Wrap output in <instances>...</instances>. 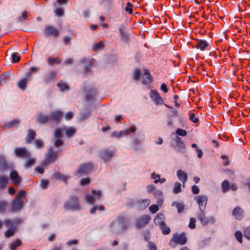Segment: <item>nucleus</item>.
Here are the masks:
<instances>
[{
    "instance_id": "obj_21",
    "label": "nucleus",
    "mask_w": 250,
    "mask_h": 250,
    "mask_svg": "<svg viewBox=\"0 0 250 250\" xmlns=\"http://www.w3.org/2000/svg\"><path fill=\"white\" fill-rule=\"evenodd\" d=\"M243 210L239 207L235 208L232 212V215L236 220H241L243 218Z\"/></svg>"
},
{
    "instance_id": "obj_53",
    "label": "nucleus",
    "mask_w": 250,
    "mask_h": 250,
    "mask_svg": "<svg viewBox=\"0 0 250 250\" xmlns=\"http://www.w3.org/2000/svg\"><path fill=\"white\" fill-rule=\"evenodd\" d=\"M35 158H31L28 159L25 164V167L26 168H28L32 167L35 164Z\"/></svg>"
},
{
    "instance_id": "obj_12",
    "label": "nucleus",
    "mask_w": 250,
    "mask_h": 250,
    "mask_svg": "<svg viewBox=\"0 0 250 250\" xmlns=\"http://www.w3.org/2000/svg\"><path fill=\"white\" fill-rule=\"evenodd\" d=\"M93 168L91 163H85L81 165L77 171L76 174L83 176L90 172Z\"/></svg>"
},
{
    "instance_id": "obj_54",
    "label": "nucleus",
    "mask_w": 250,
    "mask_h": 250,
    "mask_svg": "<svg viewBox=\"0 0 250 250\" xmlns=\"http://www.w3.org/2000/svg\"><path fill=\"white\" fill-rule=\"evenodd\" d=\"M91 111L89 110H86V111L83 112L81 113V119L82 120H84L86 119L87 117H88L90 115Z\"/></svg>"
},
{
    "instance_id": "obj_56",
    "label": "nucleus",
    "mask_w": 250,
    "mask_h": 250,
    "mask_svg": "<svg viewBox=\"0 0 250 250\" xmlns=\"http://www.w3.org/2000/svg\"><path fill=\"white\" fill-rule=\"evenodd\" d=\"M235 236L236 237V239L239 242H242L243 235L240 231H236L235 233Z\"/></svg>"
},
{
    "instance_id": "obj_8",
    "label": "nucleus",
    "mask_w": 250,
    "mask_h": 250,
    "mask_svg": "<svg viewBox=\"0 0 250 250\" xmlns=\"http://www.w3.org/2000/svg\"><path fill=\"white\" fill-rule=\"evenodd\" d=\"M115 153V150L104 149L100 151L99 157L104 163L107 164L111 161Z\"/></svg>"
},
{
    "instance_id": "obj_45",
    "label": "nucleus",
    "mask_w": 250,
    "mask_h": 250,
    "mask_svg": "<svg viewBox=\"0 0 250 250\" xmlns=\"http://www.w3.org/2000/svg\"><path fill=\"white\" fill-rule=\"evenodd\" d=\"M153 193L154 196L155 197H156V198L159 199V200L158 201V204L161 203L162 202V201L160 199L161 198V197L163 196V193H162V191L161 190H160V189H156L154 190V191L153 192Z\"/></svg>"
},
{
    "instance_id": "obj_5",
    "label": "nucleus",
    "mask_w": 250,
    "mask_h": 250,
    "mask_svg": "<svg viewBox=\"0 0 250 250\" xmlns=\"http://www.w3.org/2000/svg\"><path fill=\"white\" fill-rule=\"evenodd\" d=\"M197 219L200 221L202 226H207L209 223L213 224L215 222V218L213 216L207 217L205 210L199 211L196 215Z\"/></svg>"
},
{
    "instance_id": "obj_2",
    "label": "nucleus",
    "mask_w": 250,
    "mask_h": 250,
    "mask_svg": "<svg viewBox=\"0 0 250 250\" xmlns=\"http://www.w3.org/2000/svg\"><path fill=\"white\" fill-rule=\"evenodd\" d=\"M129 220L124 216H120L110 225L112 230L117 233H121L125 231L129 227Z\"/></svg>"
},
{
    "instance_id": "obj_20",
    "label": "nucleus",
    "mask_w": 250,
    "mask_h": 250,
    "mask_svg": "<svg viewBox=\"0 0 250 250\" xmlns=\"http://www.w3.org/2000/svg\"><path fill=\"white\" fill-rule=\"evenodd\" d=\"M10 177L13 183L17 185H20L22 182V178L19 175L16 171H11L10 173Z\"/></svg>"
},
{
    "instance_id": "obj_25",
    "label": "nucleus",
    "mask_w": 250,
    "mask_h": 250,
    "mask_svg": "<svg viewBox=\"0 0 250 250\" xmlns=\"http://www.w3.org/2000/svg\"><path fill=\"white\" fill-rule=\"evenodd\" d=\"M165 220V216L162 213H158L157 215L155 217L154 219V223L156 225H158L160 226L161 224H162Z\"/></svg>"
},
{
    "instance_id": "obj_46",
    "label": "nucleus",
    "mask_w": 250,
    "mask_h": 250,
    "mask_svg": "<svg viewBox=\"0 0 250 250\" xmlns=\"http://www.w3.org/2000/svg\"><path fill=\"white\" fill-rule=\"evenodd\" d=\"M7 202L3 200L0 201V213H4L6 211Z\"/></svg>"
},
{
    "instance_id": "obj_6",
    "label": "nucleus",
    "mask_w": 250,
    "mask_h": 250,
    "mask_svg": "<svg viewBox=\"0 0 250 250\" xmlns=\"http://www.w3.org/2000/svg\"><path fill=\"white\" fill-rule=\"evenodd\" d=\"M171 145L178 152L180 153H184L185 152V145L180 137L175 136L172 139Z\"/></svg>"
},
{
    "instance_id": "obj_23",
    "label": "nucleus",
    "mask_w": 250,
    "mask_h": 250,
    "mask_svg": "<svg viewBox=\"0 0 250 250\" xmlns=\"http://www.w3.org/2000/svg\"><path fill=\"white\" fill-rule=\"evenodd\" d=\"M177 176L178 179L185 185L188 180V175L187 173L182 170L179 169L176 172Z\"/></svg>"
},
{
    "instance_id": "obj_44",
    "label": "nucleus",
    "mask_w": 250,
    "mask_h": 250,
    "mask_svg": "<svg viewBox=\"0 0 250 250\" xmlns=\"http://www.w3.org/2000/svg\"><path fill=\"white\" fill-rule=\"evenodd\" d=\"M104 44L103 42L95 43L93 46V50L95 51L100 50L104 47Z\"/></svg>"
},
{
    "instance_id": "obj_3",
    "label": "nucleus",
    "mask_w": 250,
    "mask_h": 250,
    "mask_svg": "<svg viewBox=\"0 0 250 250\" xmlns=\"http://www.w3.org/2000/svg\"><path fill=\"white\" fill-rule=\"evenodd\" d=\"M25 197L26 192L25 190H21L18 193L15 199L11 202V210L12 211H18L22 208L23 207V199Z\"/></svg>"
},
{
    "instance_id": "obj_52",
    "label": "nucleus",
    "mask_w": 250,
    "mask_h": 250,
    "mask_svg": "<svg viewBox=\"0 0 250 250\" xmlns=\"http://www.w3.org/2000/svg\"><path fill=\"white\" fill-rule=\"evenodd\" d=\"M21 244V242L20 240L17 239L14 242L12 243L11 246V248L15 250L16 249V248L18 247H20Z\"/></svg>"
},
{
    "instance_id": "obj_38",
    "label": "nucleus",
    "mask_w": 250,
    "mask_h": 250,
    "mask_svg": "<svg viewBox=\"0 0 250 250\" xmlns=\"http://www.w3.org/2000/svg\"><path fill=\"white\" fill-rule=\"evenodd\" d=\"M8 182V178L4 176H0V188H4Z\"/></svg>"
},
{
    "instance_id": "obj_55",
    "label": "nucleus",
    "mask_w": 250,
    "mask_h": 250,
    "mask_svg": "<svg viewBox=\"0 0 250 250\" xmlns=\"http://www.w3.org/2000/svg\"><path fill=\"white\" fill-rule=\"evenodd\" d=\"M176 134L179 136L184 137L187 135V132L185 130L178 128L176 130Z\"/></svg>"
},
{
    "instance_id": "obj_40",
    "label": "nucleus",
    "mask_w": 250,
    "mask_h": 250,
    "mask_svg": "<svg viewBox=\"0 0 250 250\" xmlns=\"http://www.w3.org/2000/svg\"><path fill=\"white\" fill-rule=\"evenodd\" d=\"M27 82L26 78H23L21 80L17 83L18 87L21 90H24L26 88Z\"/></svg>"
},
{
    "instance_id": "obj_34",
    "label": "nucleus",
    "mask_w": 250,
    "mask_h": 250,
    "mask_svg": "<svg viewBox=\"0 0 250 250\" xmlns=\"http://www.w3.org/2000/svg\"><path fill=\"white\" fill-rule=\"evenodd\" d=\"M36 136L35 131L32 129H29L28 133L26 138V143H30L31 141L34 139Z\"/></svg>"
},
{
    "instance_id": "obj_33",
    "label": "nucleus",
    "mask_w": 250,
    "mask_h": 250,
    "mask_svg": "<svg viewBox=\"0 0 250 250\" xmlns=\"http://www.w3.org/2000/svg\"><path fill=\"white\" fill-rule=\"evenodd\" d=\"M171 206L173 207L175 206L177 208L179 213H181L184 210L185 206L182 203L173 202Z\"/></svg>"
},
{
    "instance_id": "obj_58",
    "label": "nucleus",
    "mask_w": 250,
    "mask_h": 250,
    "mask_svg": "<svg viewBox=\"0 0 250 250\" xmlns=\"http://www.w3.org/2000/svg\"><path fill=\"white\" fill-rule=\"evenodd\" d=\"M149 210L150 212L154 214L159 210V207L156 205H152L149 207Z\"/></svg>"
},
{
    "instance_id": "obj_22",
    "label": "nucleus",
    "mask_w": 250,
    "mask_h": 250,
    "mask_svg": "<svg viewBox=\"0 0 250 250\" xmlns=\"http://www.w3.org/2000/svg\"><path fill=\"white\" fill-rule=\"evenodd\" d=\"M62 115L63 112L62 111H55L52 112L49 116L50 120H54L56 122H59Z\"/></svg>"
},
{
    "instance_id": "obj_41",
    "label": "nucleus",
    "mask_w": 250,
    "mask_h": 250,
    "mask_svg": "<svg viewBox=\"0 0 250 250\" xmlns=\"http://www.w3.org/2000/svg\"><path fill=\"white\" fill-rule=\"evenodd\" d=\"M162 233L166 235L168 234L170 232V228L167 226L166 223L164 222L159 226Z\"/></svg>"
},
{
    "instance_id": "obj_63",
    "label": "nucleus",
    "mask_w": 250,
    "mask_h": 250,
    "mask_svg": "<svg viewBox=\"0 0 250 250\" xmlns=\"http://www.w3.org/2000/svg\"><path fill=\"white\" fill-rule=\"evenodd\" d=\"M35 144L37 148H40L43 146V142L40 139H37L35 141Z\"/></svg>"
},
{
    "instance_id": "obj_11",
    "label": "nucleus",
    "mask_w": 250,
    "mask_h": 250,
    "mask_svg": "<svg viewBox=\"0 0 250 250\" xmlns=\"http://www.w3.org/2000/svg\"><path fill=\"white\" fill-rule=\"evenodd\" d=\"M95 62L94 59H82L80 61V62L85 64L84 71L83 73V76H87L91 73V66Z\"/></svg>"
},
{
    "instance_id": "obj_49",
    "label": "nucleus",
    "mask_w": 250,
    "mask_h": 250,
    "mask_svg": "<svg viewBox=\"0 0 250 250\" xmlns=\"http://www.w3.org/2000/svg\"><path fill=\"white\" fill-rule=\"evenodd\" d=\"M209 238H207V239H203V240L199 241L198 243V245L199 248H200V249H202V248H204L206 246H207L209 242Z\"/></svg>"
},
{
    "instance_id": "obj_47",
    "label": "nucleus",
    "mask_w": 250,
    "mask_h": 250,
    "mask_svg": "<svg viewBox=\"0 0 250 250\" xmlns=\"http://www.w3.org/2000/svg\"><path fill=\"white\" fill-rule=\"evenodd\" d=\"M95 95L96 92L94 90H92L91 91L89 92L88 93H87L86 96L85 97L86 101L90 102L93 99H94Z\"/></svg>"
},
{
    "instance_id": "obj_13",
    "label": "nucleus",
    "mask_w": 250,
    "mask_h": 250,
    "mask_svg": "<svg viewBox=\"0 0 250 250\" xmlns=\"http://www.w3.org/2000/svg\"><path fill=\"white\" fill-rule=\"evenodd\" d=\"M102 196V192L100 190H96L93 189L91 191L90 194L86 195V201L90 204H93L94 202L98 200H99Z\"/></svg>"
},
{
    "instance_id": "obj_59",
    "label": "nucleus",
    "mask_w": 250,
    "mask_h": 250,
    "mask_svg": "<svg viewBox=\"0 0 250 250\" xmlns=\"http://www.w3.org/2000/svg\"><path fill=\"white\" fill-rule=\"evenodd\" d=\"M12 59L13 62H18L20 60V56L18 53H14L12 55Z\"/></svg>"
},
{
    "instance_id": "obj_14",
    "label": "nucleus",
    "mask_w": 250,
    "mask_h": 250,
    "mask_svg": "<svg viewBox=\"0 0 250 250\" xmlns=\"http://www.w3.org/2000/svg\"><path fill=\"white\" fill-rule=\"evenodd\" d=\"M57 157V152L53 150L52 147H50L48 151L46 154V158L43 162L44 166H46L50 163L54 162Z\"/></svg>"
},
{
    "instance_id": "obj_32",
    "label": "nucleus",
    "mask_w": 250,
    "mask_h": 250,
    "mask_svg": "<svg viewBox=\"0 0 250 250\" xmlns=\"http://www.w3.org/2000/svg\"><path fill=\"white\" fill-rule=\"evenodd\" d=\"M208 43L205 40H197V46L202 51H203L208 46Z\"/></svg>"
},
{
    "instance_id": "obj_9",
    "label": "nucleus",
    "mask_w": 250,
    "mask_h": 250,
    "mask_svg": "<svg viewBox=\"0 0 250 250\" xmlns=\"http://www.w3.org/2000/svg\"><path fill=\"white\" fill-rule=\"evenodd\" d=\"M187 241V238L185 233L175 234L173 236V239L170 241L169 245L172 248H175L177 244L182 245L185 244Z\"/></svg>"
},
{
    "instance_id": "obj_35",
    "label": "nucleus",
    "mask_w": 250,
    "mask_h": 250,
    "mask_svg": "<svg viewBox=\"0 0 250 250\" xmlns=\"http://www.w3.org/2000/svg\"><path fill=\"white\" fill-rule=\"evenodd\" d=\"M20 122V121L19 120H18V119H15V120H13L12 121L9 122L7 124H6L4 125V127L6 128L9 129V128H11L12 127L16 126L17 125H18L19 124Z\"/></svg>"
},
{
    "instance_id": "obj_42",
    "label": "nucleus",
    "mask_w": 250,
    "mask_h": 250,
    "mask_svg": "<svg viewBox=\"0 0 250 250\" xmlns=\"http://www.w3.org/2000/svg\"><path fill=\"white\" fill-rule=\"evenodd\" d=\"M57 85L61 91H67L69 90L68 86L64 82L61 81L58 83Z\"/></svg>"
},
{
    "instance_id": "obj_28",
    "label": "nucleus",
    "mask_w": 250,
    "mask_h": 250,
    "mask_svg": "<svg viewBox=\"0 0 250 250\" xmlns=\"http://www.w3.org/2000/svg\"><path fill=\"white\" fill-rule=\"evenodd\" d=\"M120 36L124 42H127L128 40V35L125 32V26L121 25L119 28Z\"/></svg>"
},
{
    "instance_id": "obj_51",
    "label": "nucleus",
    "mask_w": 250,
    "mask_h": 250,
    "mask_svg": "<svg viewBox=\"0 0 250 250\" xmlns=\"http://www.w3.org/2000/svg\"><path fill=\"white\" fill-rule=\"evenodd\" d=\"M141 75V71L139 69H136L133 73V78L135 80H138Z\"/></svg>"
},
{
    "instance_id": "obj_36",
    "label": "nucleus",
    "mask_w": 250,
    "mask_h": 250,
    "mask_svg": "<svg viewBox=\"0 0 250 250\" xmlns=\"http://www.w3.org/2000/svg\"><path fill=\"white\" fill-rule=\"evenodd\" d=\"M16 226H14L13 227L10 228L8 229L4 233L5 237L9 238L10 237L12 236L15 234L16 231Z\"/></svg>"
},
{
    "instance_id": "obj_16",
    "label": "nucleus",
    "mask_w": 250,
    "mask_h": 250,
    "mask_svg": "<svg viewBox=\"0 0 250 250\" xmlns=\"http://www.w3.org/2000/svg\"><path fill=\"white\" fill-rule=\"evenodd\" d=\"M151 218L148 215H144L136 219L135 221L136 227L138 228L144 227L148 223Z\"/></svg>"
},
{
    "instance_id": "obj_24",
    "label": "nucleus",
    "mask_w": 250,
    "mask_h": 250,
    "mask_svg": "<svg viewBox=\"0 0 250 250\" xmlns=\"http://www.w3.org/2000/svg\"><path fill=\"white\" fill-rule=\"evenodd\" d=\"M142 79V82L144 84H148L152 82V78L148 70L145 69L144 70V73L143 75Z\"/></svg>"
},
{
    "instance_id": "obj_31",
    "label": "nucleus",
    "mask_w": 250,
    "mask_h": 250,
    "mask_svg": "<svg viewBox=\"0 0 250 250\" xmlns=\"http://www.w3.org/2000/svg\"><path fill=\"white\" fill-rule=\"evenodd\" d=\"M54 177L56 179L61 180L63 182L66 183L69 177L67 175L63 174L59 172H57L54 174Z\"/></svg>"
},
{
    "instance_id": "obj_10",
    "label": "nucleus",
    "mask_w": 250,
    "mask_h": 250,
    "mask_svg": "<svg viewBox=\"0 0 250 250\" xmlns=\"http://www.w3.org/2000/svg\"><path fill=\"white\" fill-rule=\"evenodd\" d=\"M43 33L47 37H51L54 38H57L60 36V32L57 28L52 25L45 26Z\"/></svg>"
},
{
    "instance_id": "obj_37",
    "label": "nucleus",
    "mask_w": 250,
    "mask_h": 250,
    "mask_svg": "<svg viewBox=\"0 0 250 250\" xmlns=\"http://www.w3.org/2000/svg\"><path fill=\"white\" fill-rule=\"evenodd\" d=\"M221 188L223 192H227L230 189L229 182L228 180L223 181L221 184Z\"/></svg>"
},
{
    "instance_id": "obj_43",
    "label": "nucleus",
    "mask_w": 250,
    "mask_h": 250,
    "mask_svg": "<svg viewBox=\"0 0 250 250\" xmlns=\"http://www.w3.org/2000/svg\"><path fill=\"white\" fill-rule=\"evenodd\" d=\"M181 191V184L178 182H175L173 185V192L175 194H178Z\"/></svg>"
},
{
    "instance_id": "obj_1",
    "label": "nucleus",
    "mask_w": 250,
    "mask_h": 250,
    "mask_svg": "<svg viewBox=\"0 0 250 250\" xmlns=\"http://www.w3.org/2000/svg\"><path fill=\"white\" fill-rule=\"evenodd\" d=\"M76 129L73 127H58L54 131V135L55 141L54 145L55 147H59L63 144V141L61 139L62 136V133L64 132L68 138H71L75 134Z\"/></svg>"
},
{
    "instance_id": "obj_48",
    "label": "nucleus",
    "mask_w": 250,
    "mask_h": 250,
    "mask_svg": "<svg viewBox=\"0 0 250 250\" xmlns=\"http://www.w3.org/2000/svg\"><path fill=\"white\" fill-rule=\"evenodd\" d=\"M47 62L49 65H52L54 63L60 64L61 60L59 58H54L50 57L47 59Z\"/></svg>"
},
{
    "instance_id": "obj_15",
    "label": "nucleus",
    "mask_w": 250,
    "mask_h": 250,
    "mask_svg": "<svg viewBox=\"0 0 250 250\" xmlns=\"http://www.w3.org/2000/svg\"><path fill=\"white\" fill-rule=\"evenodd\" d=\"M194 200L199 206V211L205 210L208 201V197L205 195H200L194 197Z\"/></svg>"
},
{
    "instance_id": "obj_29",
    "label": "nucleus",
    "mask_w": 250,
    "mask_h": 250,
    "mask_svg": "<svg viewBox=\"0 0 250 250\" xmlns=\"http://www.w3.org/2000/svg\"><path fill=\"white\" fill-rule=\"evenodd\" d=\"M56 74L57 72L55 71H51L49 72L48 74L46 76V77L44 79V82L46 83H49L55 78Z\"/></svg>"
},
{
    "instance_id": "obj_30",
    "label": "nucleus",
    "mask_w": 250,
    "mask_h": 250,
    "mask_svg": "<svg viewBox=\"0 0 250 250\" xmlns=\"http://www.w3.org/2000/svg\"><path fill=\"white\" fill-rule=\"evenodd\" d=\"M139 208L142 209L146 208L150 204V200L148 199L139 200L138 201Z\"/></svg>"
},
{
    "instance_id": "obj_27",
    "label": "nucleus",
    "mask_w": 250,
    "mask_h": 250,
    "mask_svg": "<svg viewBox=\"0 0 250 250\" xmlns=\"http://www.w3.org/2000/svg\"><path fill=\"white\" fill-rule=\"evenodd\" d=\"M20 223V220L19 219H16L14 220H12L9 219H7L5 220L4 223V224L8 227L12 228L14 226H17L18 224Z\"/></svg>"
},
{
    "instance_id": "obj_17",
    "label": "nucleus",
    "mask_w": 250,
    "mask_h": 250,
    "mask_svg": "<svg viewBox=\"0 0 250 250\" xmlns=\"http://www.w3.org/2000/svg\"><path fill=\"white\" fill-rule=\"evenodd\" d=\"M131 144L132 148L135 151L139 150L141 148V146L144 138L143 137H140L137 136H131Z\"/></svg>"
},
{
    "instance_id": "obj_26",
    "label": "nucleus",
    "mask_w": 250,
    "mask_h": 250,
    "mask_svg": "<svg viewBox=\"0 0 250 250\" xmlns=\"http://www.w3.org/2000/svg\"><path fill=\"white\" fill-rule=\"evenodd\" d=\"M36 120L40 123L44 124L50 120L49 115H46L42 113L39 114Z\"/></svg>"
},
{
    "instance_id": "obj_18",
    "label": "nucleus",
    "mask_w": 250,
    "mask_h": 250,
    "mask_svg": "<svg viewBox=\"0 0 250 250\" xmlns=\"http://www.w3.org/2000/svg\"><path fill=\"white\" fill-rule=\"evenodd\" d=\"M150 97L156 105L162 104L164 101L159 93L156 90L151 89L150 93Z\"/></svg>"
},
{
    "instance_id": "obj_39",
    "label": "nucleus",
    "mask_w": 250,
    "mask_h": 250,
    "mask_svg": "<svg viewBox=\"0 0 250 250\" xmlns=\"http://www.w3.org/2000/svg\"><path fill=\"white\" fill-rule=\"evenodd\" d=\"M7 167V165L5 157L0 156V170H5Z\"/></svg>"
},
{
    "instance_id": "obj_62",
    "label": "nucleus",
    "mask_w": 250,
    "mask_h": 250,
    "mask_svg": "<svg viewBox=\"0 0 250 250\" xmlns=\"http://www.w3.org/2000/svg\"><path fill=\"white\" fill-rule=\"evenodd\" d=\"M55 13L58 17H60L63 15L64 11L61 8H57L55 10Z\"/></svg>"
},
{
    "instance_id": "obj_64",
    "label": "nucleus",
    "mask_w": 250,
    "mask_h": 250,
    "mask_svg": "<svg viewBox=\"0 0 250 250\" xmlns=\"http://www.w3.org/2000/svg\"><path fill=\"white\" fill-rule=\"evenodd\" d=\"M244 235L245 237L250 240V227L245 229L244 231Z\"/></svg>"
},
{
    "instance_id": "obj_50",
    "label": "nucleus",
    "mask_w": 250,
    "mask_h": 250,
    "mask_svg": "<svg viewBox=\"0 0 250 250\" xmlns=\"http://www.w3.org/2000/svg\"><path fill=\"white\" fill-rule=\"evenodd\" d=\"M97 210H104V208L102 205L93 207L90 210V213L92 214H94Z\"/></svg>"
},
{
    "instance_id": "obj_60",
    "label": "nucleus",
    "mask_w": 250,
    "mask_h": 250,
    "mask_svg": "<svg viewBox=\"0 0 250 250\" xmlns=\"http://www.w3.org/2000/svg\"><path fill=\"white\" fill-rule=\"evenodd\" d=\"M147 248L149 250H157V248L155 244L152 242L148 241Z\"/></svg>"
},
{
    "instance_id": "obj_61",
    "label": "nucleus",
    "mask_w": 250,
    "mask_h": 250,
    "mask_svg": "<svg viewBox=\"0 0 250 250\" xmlns=\"http://www.w3.org/2000/svg\"><path fill=\"white\" fill-rule=\"evenodd\" d=\"M49 181L48 180L42 179L41 183V187L42 189H46L48 185Z\"/></svg>"
},
{
    "instance_id": "obj_4",
    "label": "nucleus",
    "mask_w": 250,
    "mask_h": 250,
    "mask_svg": "<svg viewBox=\"0 0 250 250\" xmlns=\"http://www.w3.org/2000/svg\"><path fill=\"white\" fill-rule=\"evenodd\" d=\"M64 208L67 210L77 211L81 209L78 198L76 196L71 197L64 204Z\"/></svg>"
},
{
    "instance_id": "obj_57",
    "label": "nucleus",
    "mask_w": 250,
    "mask_h": 250,
    "mask_svg": "<svg viewBox=\"0 0 250 250\" xmlns=\"http://www.w3.org/2000/svg\"><path fill=\"white\" fill-rule=\"evenodd\" d=\"M196 219L194 218H191L189 220L188 227L190 229H193L196 227Z\"/></svg>"
},
{
    "instance_id": "obj_19",
    "label": "nucleus",
    "mask_w": 250,
    "mask_h": 250,
    "mask_svg": "<svg viewBox=\"0 0 250 250\" xmlns=\"http://www.w3.org/2000/svg\"><path fill=\"white\" fill-rule=\"evenodd\" d=\"M14 151L17 157H29L31 156L30 153L24 147L16 148Z\"/></svg>"
},
{
    "instance_id": "obj_7",
    "label": "nucleus",
    "mask_w": 250,
    "mask_h": 250,
    "mask_svg": "<svg viewBox=\"0 0 250 250\" xmlns=\"http://www.w3.org/2000/svg\"><path fill=\"white\" fill-rule=\"evenodd\" d=\"M136 127L135 125H131L129 129L126 128L124 130L119 131H113L111 133V137L120 139L124 136H128L130 132L134 133L136 131Z\"/></svg>"
}]
</instances>
